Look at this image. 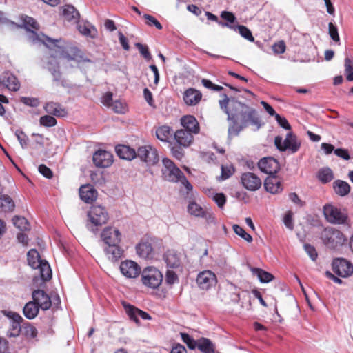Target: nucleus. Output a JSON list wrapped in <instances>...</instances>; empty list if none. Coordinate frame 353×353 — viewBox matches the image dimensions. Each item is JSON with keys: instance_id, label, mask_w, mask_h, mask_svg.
Masks as SVG:
<instances>
[{"instance_id": "f257e3e1", "label": "nucleus", "mask_w": 353, "mask_h": 353, "mask_svg": "<svg viewBox=\"0 0 353 353\" xmlns=\"http://www.w3.org/2000/svg\"><path fill=\"white\" fill-rule=\"evenodd\" d=\"M222 97L223 99L219 101V105L227 114V120L230 122L229 138L238 136L241 130L250 125L254 127V131L261 128L263 123L256 110L234 98L229 99L226 94H223Z\"/></svg>"}, {"instance_id": "f03ea898", "label": "nucleus", "mask_w": 353, "mask_h": 353, "mask_svg": "<svg viewBox=\"0 0 353 353\" xmlns=\"http://www.w3.org/2000/svg\"><path fill=\"white\" fill-rule=\"evenodd\" d=\"M162 162L163 167L161 171L164 179L170 182H181L187 190L190 191L192 190V185L172 161L168 158H163Z\"/></svg>"}, {"instance_id": "7ed1b4c3", "label": "nucleus", "mask_w": 353, "mask_h": 353, "mask_svg": "<svg viewBox=\"0 0 353 353\" xmlns=\"http://www.w3.org/2000/svg\"><path fill=\"white\" fill-rule=\"evenodd\" d=\"M323 212L325 219L332 224L349 225V215L345 209L339 208L333 204L327 203L323 206Z\"/></svg>"}, {"instance_id": "20e7f679", "label": "nucleus", "mask_w": 353, "mask_h": 353, "mask_svg": "<svg viewBox=\"0 0 353 353\" xmlns=\"http://www.w3.org/2000/svg\"><path fill=\"white\" fill-rule=\"evenodd\" d=\"M321 239L323 243L331 249H335L343 245L345 241L343 234L332 228H325L321 233Z\"/></svg>"}, {"instance_id": "39448f33", "label": "nucleus", "mask_w": 353, "mask_h": 353, "mask_svg": "<svg viewBox=\"0 0 353 353\" xmlns=\"http://www.w3.org/2000/svg\"><path fill=\"white\" fill-rule=\"evenodd\" d=\"M274 144L280 151L289 150L292 153H295L299 150L301 143L294 134L289 132L284 140L280 136L276 137Z\"/></svg>"}, {"instance_id": "423d86ee", "label": "nucleus", "mask_w": 353, "mask_h": 353, "mask_svg": "<svg viewBox=\"0 0 353 353\" xmlns=\"http://www.w3.org/2000/svg\"><path fill=\"white\" fill-rule=\"evenodd\" d=\"M141 281L144 285L155 289L161 284L163 275L156 268L147 267L141 272Z\"/></svg>"}, {"instance_id": "0eeeda50", "label": "nucleus", "mask_w": 353, "mask_h": 353, "mask_svg": "<svg viewBox=\"0 0 353 353\" xmlns=\"http://www.w3.org/2000/svg\"><path fill=\"white\" fill-rule=\"evenodd\" d=\"M23 25L25 28L30 31L29 38L33 43H37L38 41H41L43 44L48 46L49 43L55 44L58 40L52 39L51 38L44 36H42V39L39 37V36L35 32L34 30H30V28H32L35 30H38L39 26L34 19L30 17H26L23 19Z\"/></svg>"}, {"instance_id": "6e6552de", "label": "nucleus", "mask_w": 353, "mask_h": 353, "mask_svg": "<svg viewBox=\"0 0 353 353\" xmlns=\"http://www.w3.org/2000/svg\"><path fill=\"white\" fill-rule=\"evenodd\" d=\"M32 301L27 303L23 309H50L52 301L43 290H37L32 292Z\"/></svg>"}, {"instance_id": "1a4fd4ad", "label": "nucleus", "mask_w": 353, "mask_h": 353, "mask_svg": "<svg viewBox=\"0 0 353 353\" xmlns=\"http://www.w3.org/2000/svg\"><path fill=\"white\" fill-rule=\"evenodd\" d=\"M136 157L148 165H154L159 161L157 150L150 145L139 147L136 151Z\"/></svg>"}, {"instance_id": "9d476101", "label": "nucleus", "mask_w": 353, "mask_h": 353, "mask_svg": "<svg viewBox=\"0 0 353 353\" xmlns=\"http://www.w3.org/2000/svg\"><path fill=\"white\" fill-rule=\"evenodd\" d=\"M90 223L95 226L105 224L109 219L106 209L101 205H92L88 213Z\"/></svg>"}, {"instance_id": "9b49d317", "label": "nucleus", "mask_w": 353, "mask_h": 353, "mask_svg": "<svg viewBox=\"0 0 353 353\" xmlns=\"http://www.w3.org/2000/svg\"><path fill=\"white\" fill-rule=\"evenodd\" d=\"M332 270L341 277H348L353 273V264L343 258H336L333 260Z\"/></svg>"}, {"instance_id": "f8f14e48", "label": "nucleus", "mask_w": 353, "mask_h": 353, "mask_svg": "<svg viewBox=\"0 0 353 353\" xmlns=\"http://www.w3.org/2000/svg\"><path fill=\"white\" fill-rule=\"evenodd\" d=\"M196 282L201 290H209L216 285V276L210 270H204L197 274Z\"/></svg>"}, {"instance_id": "ddd939ff", "label": "nucleus", "mask_w": 353, "mask_h": 353, "mask_svg": "<svg viewBox=\"0 0 353 353\" xmlns=\"http://www.w3.org/2000/svg\"><path fill=\"white\" fill-rule=\"evenodd\" d=\"M4 315L6 316L10 321V327L7 332L8 337L18 336L21 332V323L23 318L11 310H2Z\"/></svg>"}, {"instance_id": "4468645a", "label": "nucleus", "mask_w": 353, "mask_h": 353, "mask_svg": "<svg viewBox=\"0 0 353 353\" xmlns=\"http://www.w3.org/2000/svg\"><path fill=\"white\" fill-rule=\"evenodd\" d=\"M101 237L104 243L108 245L119 244L121 240V234L119 230L113 227H106L102 231Z\"/></svg>"}, {"instance_id": "2eb2a0df", "label": "nucleus", "mask_w": 353, "mask_h": 353, "mask_svg": "<svg viewBox=\"0 0 353 353\" xmlns=\"http://www.w3.org/2000/svg\"><path fill=\"white\" fill-rule=\"evenodd\" d=\"M92 160L96 167L108 168L113 163V155L106 150H99L94 153Z\"/></svg>"}, {"instance_id": "dca6fc26", "label": "nucleus", "mask_w": 353, "mask_h": 353, "mask_svg": "<svg viewBox=\"0 0 353 353\" xmlns=\"http://www.w3.org/2000/svg\"><path fill=\"white\" fill-rule=\"evenodd\" d=\"M46 68L50 72L53 77V81L63 87L66 86V81L62 79V74L59 70V64L53 57L48 58Z\"/></svg>"}, {"instance_id": "f3484780", "label": "nucleus", "mask_w": 353, "mask_h": 353, "mask_svg": "<svg viewBox=\"0 0 353 353\" xmlns=\"http://www.w3.org/2000/svg\"><path fill=\"white\" fill-rule=\"evenodd\" d=\"M241 181L243 186L250 191L259 190L262 184L261 179L252 172H245L241 175Z\"/></svg>"}, {"instance_id": "a211bd4d", "label": "nucleus", "mask_w": 353, "mask_h": 353, "mask_svg": "<svg viewBox=\"0 0 353 353\" xmlns=\"http://www.w3.org/2000/svg\"><path fill=\"white\" fill-rule=\"evenodd\" d=\"M259 170L269 176L275 174L280 168L279 162L273 157H264L258 163Z\"/></svg>"}, {"instance_id": "6ab92c4d", "label": "nucleus", "mask_w": 353, "mask_h": 353, "mask_svg": "<svg viewBox=\"0 0 353 353\" xmlns=\"http://www.w3.org/2000/svg\"><path fill=\"white\" fill-rule=\"evenodd\" d=\"M121 273L128 278H136L141 272V267L133 261H125L120 265Z\"/></svg>"}, {"instance_id": "aec40b11", "label": "nucleus", "mask_w": 353, "mask_h": 353, "mask_svg": "<svg viewBox=\"0 0 353 353\" xmlns=\"http://www.w3.org/2000/svg\"><path fill=\"white\" fill-rule=\"evenodd\" d=\"M0 83L10 91H17L20 88L17 78L9 72H3L1 75Z\"/></svg>"}, {"instance_id": "412c9836", "label": "nucleus", "mask_w": 353, "mask_h": 353, "mask_svg": "<svg viewBox=\"0 0 353 353\" xmlns=\"http://www.w3.org/2000/svg\"><path fill=\"white\" fill-rule=\"evenodd\" d=\"M265 190L271 194H279L283 191V187L279 178L274 175L268 176L264 181Z\"/></svg>"}, {"instance_id": "4be33fe9", "label": "nucleus", "mask_w": 353, "mask_h": 353, "mask_svg": "<svg viewBox=\"0 0 353 353\" xmlns=\"http://www.w3.org/2000/svg\"><path fill=\"white\" fill-rule=\"evenodd\" d=\"M79 195L85 203H90L97 198V191L90 184L81 185L79 189Z\"/></svg>"}, {"instance_id": "5701e85b", "label": "nucleus", "mask_w": 353, "mask_h": 353, "mask_svg": "<svg viewBox=\"0 0 353 353\" xmlns=\"http://www.w3.org/2000/svg\"><path fill=\"white\" fill-rule=\"evenodd\" d=\"M183 130H188L190 133L197 134L199 132V124L196 118L192 115L183 116L181 119Z\"/></svg>"}, {"instance_id": "b1692460", "label": "nucleus", "mask_w": 353, "mask_h": 353, "mask_svg": "<svg viewBox=\"0 0 353 353\" xmlns=\"http://www.w3.org/2000/svg\"><path fill=\"white\" fill-rule=\"evenodd\" d=\"M202 98L201 92L194 88H188L184 92L183 100L188 105H196Z\"/></svg>"}, {"instance_id": "393cba45", "label": "nucleus", "mask_w": 353, "mask_h": 353, "mask_svg": "<svg viewBox=\"0 0 353 353\" xmlns=\"http://www.w3.org/2000/svg\"><path fill=\"white\" fill-rule=\"evenodd\" d=\"M174 139L179 145L188 147L193 140V135L188 130L181 129L174 133Z\"/></svg>"}, {"instance_id": "a878e982", "label": "nucleus", "mask_w": 353, "mask_h": 353, "mask_svg": "<svg viewBox=\"0 0 353 353\" xmlns=\"http://www.w3.org/2000/svg\"><path fill=\"white\" fill-rule=\"evenodd\" d=\"M44 110L47 113L56 117H64L68 114L66 110L61 104L52 101L46 103Z\"/></svg>"}, {"instance_id": "bb28decb", "label": "nucleus", "mask_w": 353, "mask_h": 353, "mask_svg": "<svg viewBox=\"0 0 353 353\" xmlns=\"http://www.w3.org/2000/svg\"><path fill=\"white\" fill-rule=\"evenodd\" d=\"M219 25H220L221 27H228L232 30H234L235 31L238 30L239 34L245 39L250 41H254V38L252 34L251 31L245 26L243 25H230L228 23H223V21L219 22Z\"/></svg>"}, {"instance_id": "cd10ccee", "label": "nucleus", "mask_w": 353, "mask_h": 353, "mask_svg": "<svg viewBox=\"0 0 353 353\" xmlns=\"http://www.w3.org/2000/svg\"><path fill=\"white\" fill-rule=\"evenodd\" d=\"M137 254L145 259H152L153 256V248L150 243L141 241L136 246Z\"/></svg>"}, {"instance_id": "c85d7f7f", "label": "nucleus", "mask_w": 353, "mask_h": 353, "mask_svg": "<svg viewBox=\"0 0 353 353\" xmlns=\"http://www.w3.org/2000/svg\"><path fill=\"white\" fill-rule=\"evenodd\" d=\"M104 252L108 259L114 262L121 259L123 254V250L119 246V244L108 245L104 248Z\"/></svg>"}, {"instance_id": "c756f323", "label": "nucleus", "mask_w": 353, "mask_h": 353, "mask_svg": "<svg viewBox=\"0 0 353 353\" xmlns=\"http://www.w3.org/2000/svg\"><path fill=\"white\" fill-rule=\"evenodd\" d=\"M117 154L123 159L132 160L136 158L134 149L125 145H119L115 148Z\"/></svg>"}, {"instance_id": "7c9ffc66", "label": "nucleus", "mask_w": 353, "mask_h": 353, "mask_svg": "<svg viewBox=\"0 0 353 353\" xmlns=\"http://www.w3.org/2000/svg\"><path fill=\"white\" fill-rule=\"evenodd\" d=\"M163 259L167 265L171 268H176L180 266V256L176 251L173 250H168L164 254Z\"/></svg>"}, {"instance_id": "2f4dec72", "label": "nucleus", "mask_w": 353, "mask_h": 353, "mask_svg": "<svg viewBox=\"0 0 353 353\" xmlns=\"http://www.w3.org/2000/svg\"><path fill=\"white\" fill-rule=\"evenodd\" d=\"M196 347L203 353H214L215 347L213 343L207 338L202 337L197 340Z\"/></svg>"}, {"instance_id": "473e14b6", "label": "nucleus", "mask_w": 353, "mask_h": 353, "mask_svg": "<svg viewBox=\"0 0 353 353\" xmlns=\"http://www.w3.org/2000/svg\"><path fill=\"white\" fill-rule=\"evenodd\" d=\"M333 188L336 194L340 196H345L350 192V185L346 181L342 180H336L333 183Z\"/></svg>"}, {"instance_id": "72a5a7b5", "label": "nucleus", "mask_w": 353, "mask_h": 353, "mask_svg": "<svg viewBox=\"0 0 353 353\" xmlns=\"http://www.w3.org/2000/svg\"><path fill=\"white\" fill-rule=\"evenodd\" d=\"M250 270L254 275L257 276L261 283H268L274 279V276L272 274L261 268L250 267Z\"/></svg>"}, {"instance_id": "f704fd0d", "label": "nucleus", "mask_w": 353, "mask_h": 353, "mask_svg": "<svg viewBox=\"0 0 353 353\" xmlns=\"http://www.w3.org/2000/svg\"><path fill=\"white\" fill-rule=\"evenodd\" d=\"M126 312L129 319L135 322L137 325H140L139 317L145 320L151 319V316L143 310H126Z\"/></svg>"}, {"instance_id": "c9c22d12", "label": "nucleus", "mask_w": 353, "mask_h": 353, "mask_svg": "<svg viewBox=\"0 0 353 353\" xmlns=\"http://www.w3.org/2000/svg\"><path fill=\"white\" fill-rule=\"evenodd\" d=\"M28 263L32 268L36 269L41 265V263L43 261L41 259L40 255L37 250L32 249L27 254Z\"/></svg>"}, {"instance_id": "e433bc0d", "label": "nucleus", "mask_w": 353, "mask_h": 353, "mask_svg": "<svg viewBox=\"0 0 353 353\" xmlns=\"http://www.w3.org/2000/svg\"><path fill=\"white\" fill-rule=\"evenodd\" d=\"M172 128L168 125H162L157 128L156 137L157 138L163 141L168 142L171 137Z\"/></svg>"}, {"instance_id": "4c0bfd02", "label": "nucleus", "mask_w": 353, "mask_h": 353, "mask_svg": "<svg viewBox=\"0 0 353 353\" xmlns=\"http://www.w3.org/2000/svg\"><path fill=\"white\" fill-rule=\"evenodd\" d=\"M70 52L72 53V55L65 54H63V57L68 60H76L78 62H92L90 59L84 57L81 51L76 47L71 48Z\"/></svg>"}, {"instance_id": "58836bf2", "label": "nucleus", "mask_w": 353, "mask_h": 353, "mask_svg": "<svg viewBox=\"0 0 353 353\" xmlns=\"http://www.w3.org/2000/svg\"><path fill=\"white\" fill-rule=\"evenodd\" d=\"M63 15L68 20H78L79 18V13L77 9L71 5L65 6L62 10Z\"/></svg>"}, {"instance_id": "ea45409f", "label": "nucleus", "mask_w": 353, "mask_h": 353, "mask_svg": "<svg viewBox=\"0 0 353 353\" xmlns=\"http://www.w3.org/2000/svg\"><path fill=\"white\" fill-rule=\"evenodd\" d=\"M37 268L40 270L41 277L43 281H48L52 277V271L50 265L46 261H43L41 263V265L38 266Z\"/></svg>"}, {"instance_id": "a19ab883", "label": "nucleus", "mask_w": 353, "mask_h": 353, "mask_svg": "<svg viewBox=\"0 0 353 353\" xmlns=\"http://www.w3.org/2000/svg\"><path fill=\"white\" fill-rule=\"evenodd\" d=\"M0 206L4 211L12 212L14 210L15 205L11 197L8 195H3L0 197Z\"/></svg>"}, {"instance_id": "79ce46f5", "label": "nucleus", "mask_w": 353, "mask_h": 353, "mask_svg": "<svg viewBox=\"0 0 353 353\" xmlns=\"http://www.w3.org/2000/svg\"><path fill=\"white\" fill-rule=\"evenodd\" d=\"M14 225L20 230H27L29 229V223L23 216H14L12 218Z\"/></svg>"}, {"instance_id": "37998d69", "label": "nucleus", "mask_w": 353, "mask_h": 353, "mask_svg": "<svg viewBox=\"0 0 353 353\" xmlns=\"http://www.w3.org/2000/svg\"><path fill=\"white\" fill-rule=\"evenodd\" d=\"M319 179L323 183L331 181L334 178V174L330 168H323L319 172Z\"/></svg>"}, {"instance_id": "c03bdc74", "label": "nucleus", "mask_w": 353, "mask_h": 353, "mask_svg": "<svg viewBox=\"0 0 353 353\" xmlns=\"http://www.w3.org/2000/svg\"><path fill=\"white\" fill-rule=\"evenodd\" d=\"M204 211L205 210L194 201L190 202L188 205V212L194 216L201 217Z\"/></svg>"}, {"instance_id": "a18cd8bd", "label": "nucleus", "mask_w": 353, "mask_h": 353, "mask_svg": "<svg viewBox=\"0 0 353 353\" xmlns=\"http://www.w3.org/2000/svg\"><path fill=\"white\" fill-rule=\"evenodd\" d=\"M344 65L346 79L349 81H353V62L350 58L346 57Z\"/></svg>"}, {"instance_id": "49530a36", "label": "nucleus", "mask_w": 353, "mask_h": 353, "mask_svg": "<svg viewBox=\"0 0 353 353\" xmlns=\"http://www.w3.org/2000/svg\"><path fill=\"white\" fill-rule=\"evenodd\" d=\"M233 230L237 235H239V236L243 238L247 242L250 243L252 241V236L250 234H249L248 233H247L245 231V230L242 227L239 226V225H234Z\"/></svg>"}, {"instance_id": "de8ad7c7", "label": "nucleus", "mask_w": 353, "mask_h": 353, "mask_svg": "<svg viewBox=\"0 0 353 353\" xmlns=\"http://www.w3.org/2000/svg\"><path fill=\"white\" fill-rule=\"evenodd\" d=\"M181 339L185 343L188 348L194 350L196 347L197 340H194L192 336L186 333H181Z\"/></svg>"}, {"instance_id": "09e8293b", "label": "nucleus", "mask_w": 353, "mask_h": 353, "mask_svg": "<svg viewBox=\"0 0 353 353\" xmlns=\"http://www.w3.org/2000/svg\"><path fill=\"white\" fill-rule=\"evenodd\" d=\"M40 125L45 127H53L57 124V120L51 115H45L40 117Z\"/></svg>"}, {"instance_id": "8fccbe9b", "label": "nucleus", "mask_w": 353, "mask_h": 353, "mask_svg": "<svg viewBox=\"0 0 353 353\" xmlns=\"http://www.w3.org/2000/svg\"><path fill=\"white\" fill-rule=\"evenodd\" d=\"M135 46L144 59L146 60H150L152 59V55L149 51L148 46L143 45L141 43H136Z\"/></svg>"}, {"instance_id": "3c124183", "label": "nucleus", "mask_w": 353, "mask_h": 353, "mask_svg": "<svg viewBox=\"0 0 353 353\" xmlns=\"http://www.w3.org/2000/svg\"><path fill=\"white\" fill-rule=\"evenodd\" d=\"M328 32L332 39L336 42L340 41V37L338 33V28L333 23L330 22L328 24Z\"/></svg>"}, {"instance_id": "603ef678", "label": "nucleus", "mask_w": 353, "mask_h": 353, "mask_svg": "<svg viewBox=\"0 0 353 353\" xmlns=\"http://www.w3.org/2000/svg\"><path fill=\"white\" fill-rule=\"evenodd\" d=\"M15 135L17 137V139L19 141L21 147L23 148H26L28 145V138L25 134V133L21 130H17L15 132Z\"/></svg>"}, {"instance_id": "864d4df0", "label": "nucleus", "mask_w": 353, "mask_h": 353, "mask_svg": "<svg viewBox=\"0 0 353 353\" xmlns=\"http://www.w3.org/2000/svg\"><path fill=\"white\" fill-rule=\"evenodd\" d=\"M143 17L146 20L147 25L150 26H154L158 30L162 29L161 24L153 16L145 14Z\"/></svg>"}, {"instance_id": "5fc2aeb1", "label": "nucleus", "mask_w": 353, "mask_h": 353, "mask_svg": "<svg viewBox=\"0 0 353 353\" xmlns=\"http://www.w3.org/2000/svg\"><path fill=\"white\" fill-rule=\"evenodd\" d=\"M21 102L30 107H37L39 105V100L34 97H22L20 99Z\"/></svg>"}, {"instance_id": "6e6d98bb", "label": "nucleus", "mask_w": 353, "mask_h": 353, "mask_svg": "<svg viewBox=\"0 0 353 353\" xmlns=\"http://www.w3.org/2000/svg\"><path fill=\"white\" fill-rule=\"evenodd\" d=\"M79 30L82 34L85 36H89L92 38H94L97 33V31L94 28H92V30H91L85 26H79Z\"/></svg>"}, {"instance_id": "4d7b16f0", "label": "nucleus", "mask_w": 353, "mask_h": 353, "mask_svg": "<svg viewBox=\"0 0 353 353\" xmlns=\"http://www.w3.org/2000/svg\"><path fill=\"white\" fill-rule=\"evenodd\" d=\"M293 214L291 211L288 212L283 219V223L285 225L290 229V230H292L294 229V223H293V219H292Z\"/></svg>"}, {"instance_id": "13d9d810", "label": "nucleus", "mask_w": 353, "mask_h": 353, "mask_svg": "<svg viewBox=\"0 0 353 353\" xmlns=\"http://www.w3.org/2000/svg\"><path fill=\"white\" fill-rule=\"evenodd\" d=\"M213 200L220 208H223L226 202V197L223 193H216L214 195Z\"/></svg>"}, {"instance_id": "bf43d9fd", "label": "nucleus", "mask_w": 353, "mask_h": 353, "mask_svg": "<svg viewBox=\"0 0 353 353\" xmlns=\"http://www.w3.org/2000/svg\"><path fill=\"white\" fill-rule=\"evenodd\" d=\"M165 281L168 284H174L178 281L177 274L173 270H167L165 274Z\"/></svg>"}, {"instance_id": "052dcab7", "label": "nucleus", "mask_w": 353, "mask_h": 353, "mask_svg": "<svg viewBox=\"0 0 353 353\" xmlns=\"http://www.w3.org/2000/svg\"><path fill=\"white\" fill-rule=\"evenodd\" d=\"M304 249H305V251L307 252V254L310 257V259L314 261L318 256L317 252H316L314 247L310 244H305Z\"/></svg>"}, {"instance_id": "680f3d73", "label": "nucleus", "mask_w": 353, "mask_h": 353, "mask_svg": "<svg viewBox=\"0 0 353 353\" xmlns=\"http://www.w3.org/2000/svg\"><path fill=\"white\" fill-rule=\"evenodd\" d=\"M221 17L227 21L226 23L230 24V25H232V23H234L236 20V17L234 16V14L230 12H228V11H223L221 14Z\"/></svg>"}, {"instance_id": "e2e57ef3", "label": "nucleus", "mask_w": 353, "mask_h": 353, "mask_svg": "<svg viewBox=\"0 0 353 353\" xmlns=\"http://www.w3.org/2000/svg\"><path fill=\"white\" fill-rule=\"evenodd\" d=\"M205 219V222L207 224H215L216 223V218L214 214L209 211L205 210L203 214L201 216Z\"/></svg>"}, {"instance_id": "0e129e2a", "label": "nucleus", "mask_w": 353, "mask_h": 353, "mask_svg": "<svg viewBox=\"0 0 353 353\" xmlns=\"http://www.w3.org/2000/svg\"><path fill=\"white\" fill-rule=\"evenodd\" d=\"M272 50L276 54H283L285 50V44L283 41H280L274 43L272 46Z\"/></svg>"}, {"instance_id": "69168bd1", "label": "nucleus", "mask_w": 353, "mask_h": 353, "mask_svg": "<svg viewBox=\"0 0 353 353\" xmlns=\"http://www.w3.org/2000/svg\"><path fill=\"white\" fill-rule=\"evenodd\" d=\"M39 172L45 177L51 179L53 176L52 170L46 165L41 164L39 166Z\"/></svg>"}, {"instance_id": "338daca9", "label": "nucleus", "mask_w": 353, "mask_h": 353, "mask_svg": "<svg viewBox=\"0 0 353 353\" xmlns=\"http://www.w3.org/2000/svg\"><path fill=\"white\" fill-rule=\"evenodd\" d=\"M275 119L279 125L285 130H290L291 126L288 120L285 117H281L279 114H276Z\"/></svg>"}, {"instance_id": "774afa93", "label": "nucleus", "mask_w": 353, "mask_h": 353, "mask_svg": "<svg viewBox=\"0 0 353 353\" xmlns=\"http://www.w3.org/2000/svg\"><path fill=\"white\" fill-rule=\"evenodd\" d=\"M114 110V111L117 113H124L125 111V105L119 101H115L111 105Z\"/></svg>"}]
</instances>
